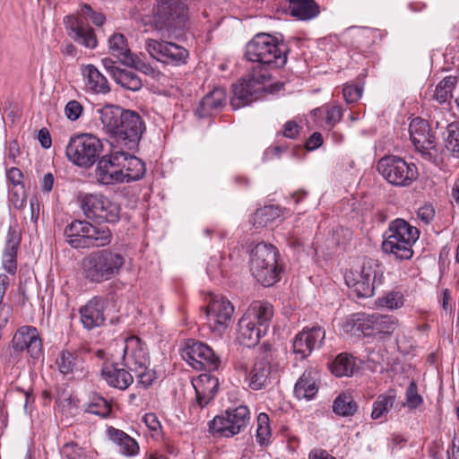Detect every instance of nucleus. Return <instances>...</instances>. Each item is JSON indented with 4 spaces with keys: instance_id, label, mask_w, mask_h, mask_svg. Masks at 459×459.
I'll return each mask as SVG.
<instances>
[{
    "instance_id": "obj_1",
    "label": "nucleus",
    "mask_w": 459,
    "mask_h": 459,
    "mask_svg": "<svg viewBox=\"0 0 459 459\" xmlns=\"http://www.w3.org/2000/svg\"><path fill=\"white\" fill-rule=\"evenodd\" d=\"M96 112L102 131L112 141V144L127 151L137 149L145 131V124L137 112L113 104L97 108Z\"/></svg>"
},
{
    "instance_id": "obj_2",
    "label": "nucleus",
    "mask_w": 459,
    "mask_h": 459,
    "mask_svg": "<svg viewBox=\"0 0 459 459\" xmlns=\"http://www.w3.org/2000/svg\"><path fill=\"white\" fill-rule=\"evenodd\" d=\"M287 46L275 37L260 33L256 34L246 46L245 57L255 63L252 69H257L256 74L262 71L268 72L273 68L282 67L287 62Z\"/></svg>"
},
{
    "instance_id": "obj_3",
    "label": "nucleus",
    "mask_w": 459,
    "mask_h": 459,
    "mask_svg": "<svg viewBox=\"0 0 459 459\" xmlns=\"http://www.w3.org/2000/svg\"><path fill=\"white\" fill-rule=\"evenodd\" d=\"M125 263V256L116 250H95L82 259V275L90 283L100 284L119 275Z\"/></svg>"
},
{
    "instance_id": "obj_4",
    "label": "nucleus",
    "mask_w": 459,
    "mask_h": 459,
    "mask_svg": "<svg viewBox=\"0 0 459 459\" xmlns=\"http://www.w3.org/2000/svg\"><path fill=\"white\" fill-rule=\"evenodd\" d=\"M420 237L419 230L403 219L393 221L382 243V250L397 260H409L413 255L412 247Z\"/></svg>"
},
{
    "instance_id": "obj_5",
    "label": "nucleus",
    "mask_w": 459,
    "mask_h": 459,
    "mask_svg": "<svg viewBox=\"0 0 459 459\" xmlns=\"http://www.w3.org/2000/svg\"><path fill=\"white\" fill-rule=\"evenodd\" d=\"M187 6L181 0H158L153 8V23L168 37H178L186 29Z\"/></svg>"
},
{
    "instance_id": "obj_6",
    "label": "nucleus",
    "mask_w": 459,
    "mask_h": 459,
    "mask_svg": "<svg viewBox=\"0 0 459 459\" xmlns=\"http://www.w3.org/2000/svg\"><path fill=\"white\" fill-rule=\"evenodd\" d=\"M279 253L272 244L258 243L250 252V272L264 286H272L279 281Z\"/></svg>"
},
{
    "instance_id": "obj_7",
    "label": "nucleus",
    "mask_w": 459,
    "mask_h": 459,
    "mask_svg": "<svg viewBox=\"0 0 459 459\" xmlns=\"http://www.w3.org/2000/svg\"><path fill=\"white\" fill-rule=\"evenodd\" d=\"M64 236L73 248H90L108 246L112 239L108 227L97 228L87 221L74 220L68 224Z\"/></svg>"
},
{
    "instance_id": "obj_8",
    "label": "nucleus",
    "mask_w": 459,
    "mask_h": 459,
    "mask_svg": "<svg viewBox=\"0 0 459 459\" xmlns=\"http://www.w3.org/2000/svg\"><path fill=\"white\" fill-rule=\"evenodd\" d=\"M84 216L94 222L116 223L120 218V206L101 193L81 194L78 198Z\"/></svg>"
},
{
    "instance_id": "obj_9",
    "label": "nucleus",
    "mask_w": 459,
    "mask_h": 459,
    "mask_svg": "<svg viewBox=\"0 0 459 459\" xmlns=\"http://www.w3.org/2000/svg\"><path fill=\"white\" fill-rule=\"evenodd\" d=\"M257 69H251L247 76L233 85V96L230 105L238 109L259 100L266 91L265 82L271 78L268 72L262 71L256 74Z\"/></svg>"
},
{
    "instance_id": "obj_10",
    "label": "nucleus",
    "mask_w": 459,
    "mask_h": 459,
    "mask_svg": "<svg viewBox=\"0 0 459 459\" xmlns=\"http://www.w3.org/2000/svg\"><path fill=\"white\" fill-rule=\"evenodd\" d=\"M103 149L100 140L90 134H82L70 138L65 155L74 165L90 168L97 160Z\"/></svg>"
},
{
    "instance_id": "obj_11",
    "label": "nucleus",
    "mask_w": 459,
    "mask_h": 459,
    "mask_svg": "<svg viewBox=\"0 0 459 459\" xmlns=\"http://www.w3.org/2000/svg\"><path fill=\"white\" fill-rule=\"evenodd\" d=\"M384 268L377 260H366L359 273L345 276L347 285L359 298H368L374 294L377 286L382 284Z\"/></svg>"
},
{
    "instance_id": "obj_12",
    "label": "nucleus",
    "mask_w": 459,
    "mask_h": 459,
    "mask_svg": "<svg viewBox=\"0 0 459 459\" xmlns=\"http://www.w3.org/2000/svg\"><path fill=\"white\" fill-rule=\"evenodd\" d=\"M377 170L390 184L408 186L418 178V169L412 162H407L397 156H385L377 163Z\"/></svg>"
},
{
    "instance_id": "obj_13",
    "label": "nucleus",
    "mask_w": 459,
    "mask_h": 459,
    "mask_svg": "<svg viewBox=\"0 0 459 459\" xmlns=\"http://www.w3.org/2000/svg\"><path fill=\"white\" fill-rule=\"evenodd\" d=\"M250 420L247 406L240 405L229 409L224 414L218 415L209 423L210 430L224 437H231L247 428Z\"/></svg>"
},
{
    "instance_id": "obj_14",
    "label": "nucleus",
    "mask_w": 459,
    "mask_h": 459,
    "mask_svg": "<svg viewBox=\"0 0 459 459\" xmlns=\"http://www.w3.org/2000/svg\"><path fill=\"white\" fill-rule=\"evenodd\" d=\"M144 48L151 57L169 65H185L189 57L186 48L171 41L148 39L145 40Z\"/></svg>"
},
{
    "instance_id": "obj_15",
    "label": "nucleus",
    "mask_w": 459,
    "mask_h": 459,
    "mask_svg": "<svg viewBox=\"0 0 459 459\" xmlns=\"http://www.w3.org/2000/svg\"><path fill=\"white\" fill-rule=\"evenodd\" d=\"M181 356L196 370L214 371L221 363L212 348L201 342L189 341L182 350Z\"/></svg>"
},
{
    "instance_id": "obj_16",
    "label": "nucleus",
    "mask_w": 459,
    "mask_h": 459,
    "mask_svg": "<svg viewBox=\"0 0 459 459\" xmlns=\"http://www.w3.org/2000/svg\"><path fill=\"white\" fill-rule=\"evenodd\" d=\"M123 151L113 150L109 154L102 156L97 164L95 177L104 186L117 185L125 182Z\"/></svg>"
},
{
    "instance_id": "obj_17",
    "label": "nucleus",
    "mask_w": 459,
    "mask_h": 459,
    "mask_svg": "<svg viewBox=\"0 0 459 459\" xmlns=\"http://www.w3.org/2000/svg\"><path fill=\"white\" fill-rule=\"evenodd\" d=\"M411 141L415 150L429 161L435 160L437 152L436 150V138L430 133L429 125L420 117L413 118L409 126Z\"/></svg>"
},
{
    "instance_id": "obj_18",
    "label": "nucleus",
    "mask_w": 459,
    "mask_h": 459,
    "mask_svg": "<svg viewBox=\"0 0 459 459\" xmlns=\"http://www.w3.org/2000/svg\"><path fill=\"white\" fill-rule=\"evenodd\" d=\"M119 358L122 365L130 371L145 368L150 360L146 346L137 336L126 338L119 344Z\"/></svg>"
},
{
    "instance_id": "obj_19",
    "label": "nucleus",
    "mask_w": 459,
    "mask_h": 459,
    "mask_svg": "<svg viewBox=\"0 0 459 459\" xmlns=\"http://www.w3.org/2000/svg\"><path fill=\"white\" fill-rule=\"evenodd\" d=\"M234 306L223 296H212L206 307L208 325L212 332L218 335L227 329L234 314Z\"/></svg>"
},
{
    "instance_id": "obj_20",
    "label": "nucleus",
    "mask_w": 459,
    "mask_h": 459,
    "mask_svg": "<svg viewBox=\"0 0 459 459\" xmlns=\"http://www.w3.org/2000/svg\"><path fill=\"white\" fill-rule=\"evenodd\" d=\"M325 338V331L321 326L304 328L294 338L293 351L300 359L308 357L314 350L321 348Z\"/></svg>"
},
{
    "instance_id": "obj_21",
    "label": "nucleus",
    "mask_w": 459,
    "mask_h": 459,
    "mask_svg": "<svg viewBox=\"0 0 459 459\" xmlns=\"http://www.w3.org/2000/svg\"><path fill=\"white\" fill-rule=\"evenodd\" d=\"M64 24L67 35L80 45L94 49L98 46V40L94 30L85 24L81 19L68 15L64 19Z\"/></svg>"
},
{
    "instance_id": "obj_22",
    "label": "nucleus",
    "mask_w": 459,
    "mask_h": 459,
    "mask_svg": "<svg viewBox=\"0 0 459 459\" xmlns=\"http://www.w3.org/2000/svg\"><path fill=\"white\" fill-rule=\"evenodd\" d=\"M12 343L14 351H27L33 359H39L42 354L41 339L33 326L21 327L13 335Z\"/></svg>"
},
{
    "instance_id": "obj_23",
    "label": "nucleus",
    "mask_w": 459,
    "mask_h": 459,
    "mask_svg": "<svg viewBox=\"0 0 459 459\" xmlns=\"http://www.w3.org/2000/svg\"><path fill=\"white\" fill-rule=\"evenodd\" d=\"M131 372L121 361H112L104 363L100 375L110 387L126 390L134 382Z\"/></svg>"
},
{
    "instance_id": "obj_24",
    "label": "nucleus",
    "mask_w": 459,
    "mask_h": 459,
    "mask_svg": "<svg viewBox=\"0 0 459 459\" xmlns=\"http://www.w3.org/2000/svg\"><path fill=\"white\" fill-rule=\"evenodd\" d=\"M192 384L195 391V402L192 409H203L213 400L218 391L219 380L209 374H202Z\"/></svg>"
},
{
    "instance_id": "obj_25",
    "label": "nucleus",
    "mask_w": 459,
    "mask_h": 459,
    "mask_svg": "<svg viewBox=\"0 0 459 459\" xmlns=\"http://www.w3.org/2000/svg\"><path fill=\"white\" fill-rule=\"evenodd\" d=\"M273 317V307L267 301H253L244 315L241 316L246 321H250L264 332H268Z\"/></svg>"
},
{
    "instance_id": "obj_26",
    "label": "nucleus",
    "mask_w": 459,
    "mask_h": 459,
    "mask_svg": "<svg viewBox=\"0 0 459 459\" xmlns=\"http://www.w3.org/2000/svg\"><path fill=\"white\" fill-rule=\"evenodd\" d=\"M105 300L100 297H93L80 308L81 322L86 329L100 326L104 321Z\"/></svg>"
},
{
    "instance_id": "obj_27",
    "label": "nucleus",
    "mask_w": 459,
    "mask_h": 459,
    "mask_svg": "<svg viewBox=\"0 0 459 459\" xmlns=\"http://www.w3.org/2000/svg\"><path fill=\"white\" fill-rule=\"evenodd\" d=\"M271 372V363L265 358L256 359L246 377L247 385L254 391L265 388L270 384Z\"/></svg>"
},
{
    "instance_id": "obj_28",
    "label": "nucleus",
    "mask_w": 459,
    "mask_h": 459,
    "mask_svg": "<svg viewBox=\"0 0 459 459\" xmlns=\"http://www.w3.org/2000/svg\"><path fill=\"white\" fill-rule=\"evenodd\" d=\"M107 434L109 440L117 446L119 454L126 457H134L139 455L140 446L138 442L125 431L108 427Z\"/></svg>"
},
{
    "instance_id": "obj_29",
    "label": "nucleus",
    "mask_w": 459,
    "mask_h": 459,
    "mask_svg": "<svg viewBox=\"0 0 459 459\" xmlns=\"http://www.w3.org/2000/svg\"><path fill=\"white\" fill-rule=\"evenodd\" d=\"M318 371L316 368L306 369L294 386V394L298 399L311 400L318 392Z\"/></svg>"
},
{
    "instance_id": "obj_30",
    "label": "nucleus",
    "mask_w": 459,
    "mask_h": 459,
    "mask_svg": "<svg viewBox=\"0 0 459 459\" xmlns=\"http://www.w3.org/2000/svg\"><path fill=\"white\" fill-rule=\"evenodd\" d=\"M226 91L223 88H215L206 94L196 109L199 117H206L219 112L226 101Z\"/></svg>"
},
{
    "instance_id": "obj_31",
    "label": "nucleus",
    "mask_w": 459,
    "mask_h": 459,
    "mask_svg": "<svg viewBox=\"0 0 459 459\" xmlns=\"http://www.w3.org/2000/svg\"><path fill=\"white\" fill-rule=\"evenodd\" d=\"M82 74L87 91L97 94H106L109 92L110 87L108 80L96 66L87 65L82 67Z\"/></svg>"
},
{
    "instance_id": "obj_32",
    "label": "nucleus",
    "mask_w": 459,
    "mask_h": 459,
    "mask_svg": "<svg viewBox=\"0 0 459 459\" xmlns=\"http://www.w3.org/2000/svg\"><path fill=\"white\" fill-rule=\"evenodd\" d=\"M265 334L266 332L259 328L258 325L250 324V321H246L242 318L238 320L237 340L241 345L254 347Z\"/></svg>"
},
{
    "instance_id": "obj_33",
    "label": "nucleus",
    "mask_w": 459,
    "mask_h": 459,
    "mask_svg": "<svg viewBox=\"0 0 459 459\" xmlns=\"http://www.w3.org/2000/svg\"><path fill=\"white\" fill-rule=\"evenodd\" d=\"M289 13L299 21H308L316 18L319 13V5L314 0H287Z\"/></svg>"
},
{
    "instance_id": "obj_34",
    "label": "nucleus",
    "mask_w": 459,
    "mask_h": 459,
    "mask_svg": "<svg viewBox=\"0 0 459 459\" xmlns=\"http://www.w3.org/2000/svg\"><path fill=\"white\" fill-rule=\"evenodd\" d=\"M108 53L116 57L119 63L125 64L132 63V56L127 39L122 33H114L108 38Z\"/></svg>"
},
{
    "instance_id": "obj_35",
    "label": "nucleus",
    "mask_w": 459,
    "mask_h": 459,
    "mask_svg": "<svg viewBox=\"0 0 459 459\" xmlns=\"http://www.w3.org/2000/svg\"><path fill=\"white\" fill-rule=\"evenodd\" d=\"M282 211L279 206L267 205L256 210L252 222L255 228H273L281 221Z\"/></svg>"
},
{
    "instance_id": "obj_36",
    "label": "nucleus",
    "mask_w": 459,
    "mask_h": 459,
    "mask_svg": "<svg viewBox=\"0 0 459 459\" xmlns=\"http://www.w3.org/2000/svg\"><path fill=\"white\" fill-rule=\"evenodd\" d=\"M369 325H371L369 315L356 313L347 316L343 320L342 329L343 333H351V335H371Z\"/></svg>"
},
{
    "instance_id": "obj_37",
    "label": "nucleus",
    "mask_w": 459,
    "mask_h": 459,
    "mask_svg": "<svg viewBox=\"0 0 459 459\" xmlns=\"http://www.w3.org/2000/svg\"><path fill=\"white\" fill-rule=\"evenodd\" d=\"M121 151H123V159H125V161H121V164H124L125 182L141 179L145 174L144 163L136 156L129 154L127 150L122 148Z\"/></svg>"
},
{
    "instance_id": "obj_38",
    "label": "nucleus",
    "mask_w": 459,
    "mask_h": 459,
    "mask_svg": "<svg viewBox=\"0 0 459 459\" xmlns=\"http://www.w3.org/2000/svg\"><path fill=\"white\" fill-rule=\"evenodd\" d=\"M330 368L336 377H349L358 368V365L352 355L343 352L335 358L331 363Z\"/></svg>"
},
{
    "instance_id": "obj_39",
    "label": "nucleus",
    "mask_w": 459,
    "mask_h": 459,
    "mask_svg": "<svg viewBox=\"0 0 459 459\" xmlns=\"http://www.w3.org/2000/svg\"><path fill=\"white\" fill-rule=\"evenodd\" d=\"M56 364L60 373L69 375L82 368V360L76 352L62 351L56 358Z\"/></svg>"
},
{
    "instance_id": "obj_40",
    "label": "nucleus",
    "mask_w": 459,
    "mask_h": 459,
    "mask_svg": "<svg viewBox=\"0 0 459 459\" xmlns=\"http://www.w3.org/2000/svg\"><path fill=\"white\" fill-rule=\"evenodd\" d=\"M369 331L371 334L379 333L391 334L397 326V319L394 316H383L378 314L369 315Z\"/></svg>"
},
{
    "instance_id": "obj_41",
    "label": "nucleus",
    "mask_w": 459,
    "mask_h": 459,
    "mask_svg": "<svg viewBox=\"0 0 459 459\" xmlns=\"http://www.w3.org/2000/svg\"><path fill=\"white\" fill-rule=\"evenodd\" d=\"M113 80L125 90L132 91H137L143 87V82L139 75L135 72L125 68L116 71Z\"/></svg>"
},
{
    "instance_id": "obj_42",
    "label": "nucleus",
    "mask_w": 459,
    "mask_h": 459,
    "mask_svg": "<svg viewBox=\"0 0 459 459\" xmlns=\"http://www.w3.org/2000/svg\"><path fill=\"white\" fill-rule=\"evenodd\" d=\"M456 84V78L446 76L436 86L432 100L438 104L450 106V100L453 97L452 91Z\"/></svg>"
},
{
    "instance_id": "obj_43",
    "label": "nucleus",
    "mask_w": 459,
    "mask_h": 459,
    "mask_svg": "<svg viewBox=\"0 0 459 459\" xmlns=\"http://www.w3.org/2000/svg\"><path fill=\"white\" fill-rule=\"evenodd\" d=\"M395 395L391 392L378 395L372 405L371 418L380 420L385 417L393 407Z\"/></svg>"
},
{
    "instance_id": "obj_44",
    "label": "nucleus",
    "mask_w": 459,
    "mask_h": 459,
    "mask_svg": "<svg viewBox=\"0 0 459 459\" xmlns=\"http://www.w3.org/2000/svg\"><path fill=\"white\" fill-rule=\"evenodd\" d=\"M358 406L351 396L342 394H339L333 403V411L335 414L342 417L353 415L357 411Z\"/></svg>"
},
{
    "instance_id": "obj_45",
    "label": "nucleus",
    "mask_w": 459,
    "mask_h": 459,
    "mask_svg": "<svg viewBox=\"0 0 459 459\" xmlns=\"http://www.w3.org/2000/svg\"><path fill=\"white\" fill-rule=\"evenodd\" d=\"M86 411L100 418H107L110 415L112 407L111 403L104 397L93 394L90 399Z\"/></svg>"
},
{
    "instance_id": "obj_46",
    "label": "nucleus",
    "mask_w": 459,
    "mask_h": 459,
    "mask_svg": "<svg viewBox=\"0 0 459 459\" xmlns=\"http://www.w3.org/2000/svg\"><path fill=\"white\" fill-rule=\"evenodd\" d=\"M445 146L455 157L459 158V123L451 122L446 125Z\"/></svg>"
},
{
    "instance_id": "obj_47",
    "label": "nucleus",
    "mask_w": 459,
    "mask_h": 459,
    "mask_svg": "<svg viewBox=\"0 0 459 459\" xmlns=\"http://www.w3.org/2000/svg\"><path fill=\"white\" fill-rule=\"evenodd\" d=\"M256 423V441L260 446L267 445L272 437L269 416L265 412L259 413Z\"/></svg>"
},
{
    "instance_id": "obj_48",
    "label": "nucleus",
    "mask_w": 459,
    "mask_h": 459,
    "mask_svg": "<svg viewBox=\"0 0 459 459\" xmlns=\"http://www.w3.org/2000/svg\"><path fill=\"white\" fill-rule=\"evenodd\" d=\"M377 306L390 310L398 309L404 304V297L400 291H391L377 299Z\"/></svg>"
},
{
    "instance_id": "obj_49",
    "label": "nucleus",
    "mask_w": 459,
    "mask_h": 459,
    "mask_svg": "<svg viewBox=\"0 0 459 459\" xmlns=\"http://www.w3.org/2000/svg\"><path fill=\"white\" fill-rule=\"evenodd\" d=\"M423 403L422 397L418 394V387L414 381L411 382L406 390V405L411 409H417Z\"/></svg>"
},
{
    "instance_id": "obj_50",
    "label": "nucleus",
    "mask_w": 459,
    "mask_h": 459,
    "mask_svg": "<svg viewBox=\"0 0 459 459\" xmlns=\"http://www.w3.org/2000/svg\"><path fill=\"white\" fill-rule=\"evenodd\" d=\"M21 242V238L17 231L12 227L9 228L6 237L4 254L13 255L17 256L18 247Z\"/></svg>"
},
{
    "instance_id": "obj_51",
    "label": "nucleus",
    "mask_w": 459,
    "mask_h": 459,
    "mask_svg": "<svg viewBox=\"0 0 459 459\" xmlns=\"http://www.w3.org/2000/svg\"><path fill=\"white\" fill-rule=\"evenodd\" d=\"M136 377L137 383L143 387L147 388L152 385L156 378V374L152 369L149 368V366H145V368H140L139 370L133 371Z\"/></svg>"
},
{
    "instance_id": "obj_52",
    "label": "nucleus",
    "mask_w": 459,
    "mask_h": 459,
    "mask_svg": "<svg viewBox=\"0 0 459 459\" xmlns=\"http://www.w3.org/2000/svg\"><path fill=\"white\" fill-rule=\"evenodd\" d=\"M363 92L362 86L359 84H346L343 87V98L347 103H353L359 100Z\"/></svg>"
},
{
    "instance_id": "obj_53",
    "label": "nucleus",
    "mask_w": 459,
    "mask_h": 459,
    "mask_svg": "<svg viewBox=\"0 0 459 459\" xmlns=\"http://www.w3.org/2000/svg\"><path fill=\"white\" fill-rule=\"evenodd\" d=\"M81 13L88 17L96 26H102L106 22L105 15L102 13L94 11L88 4H84L81 6Z\"/></svg>"
},
{
    "instance_id": "obj_54",
    "label": "nucleus",
    "mask_w": 459,
    "mask_h": 459,
    "mask_svg": "<svg viewBox=\"0 0 459 459\" xmlns=\"http://www.w3.org/2000/svg\"><path fill=\"white\" fill-rule=\"evenodd\" d=\"M342 117V110L338 106L325 108V122L328 126H334Z\"/></svg>"
},
{
    "instance_id": "obj_55",
    "label": "nucleus",
    "mask_w": 459,
    "mask_h": 459,
    "mask_svg": "<svg viewBox=\"0 0 459 459\" xmlns=\"http://www.w3.org/2000/svg\"><path fill=\"white\" fill-rule=\"evenodd\" d=\"M448 107H444L442 108H435L430 115V119L432 123H435L437 128H446V125L450 124L448 119L445 117V113L449 115Z\"/></svg>"
},
{
    "instance_id": "obj_56",
    "label": "nucleus",
    "mask_w": 459,
    "mask_h": 459,
    "mask_svg": "<svg viewBox=\"0 0 459 459\" xmlns=\"http://www.w3.org/2000/svg\"><path fill=\"white\" fill-rule=\"evenodd\" d=\"M10 201L16 209H22L25 205V190L24 186L17 188H10L9 190Z\"/></svg>"
},
{
    "instance_id": "obj_57",
    "label": "nucleus",
    "mask_w": 459,
    "mask_h": 459,
    "mask_svg": "<svg viewBox=\"0 0 459 459\" xmlns=\"http://www.w3.org/2000/svg\"><path fill=\"white\" fill-rule=\"evenodd\" d=\"M132 61V63L125 64V65L134 67L146 75H152L154 74V69L152 65L143 61L135 54H133Z\"/></svg>"
},
{
    "instance_id": "obj_58",
    "label": "nucleus",
    "mask_w": 459,
    "mask_h": 459,
    "mask_svg": "<svg viewBox=\"0 0 459 459\" xmlns=\"http://www.w3.org/2000/svg\"><path fill=\"white\" fill-rule=\"evenodd\" d=\"M82 112V107L77 100L69 101L65 108V113L71 121L77 120Z\"/></svg>"
},
{
    "instance_id": "obj_59",
    "label": "nucleus",
    "mask_w": 459,
    "mask_h": 459,
    "mask_svg": "<svg viewBox=\"0 0 459 459\" xmlns=\"http://www.w3.org/2000/svg\"><path fill=\"white\" fill-rule=\"evenodd\" d=\"M62 455L67 459H81L83 452L77 444L68 443L63 446Z\"/></svg>"
},
{
    "instance_id": "obj_60",
    "label": "nucleus",
    "mask_w": 459,
    "mask_h": 459,
    "mask_svg": "<svg viewBox=\"0 0 459 459\" xmlns=\"http://www.w3.org/2000/svg\"><path fill=\"white\" fill-rule=\"evenodd\" d=\"M206 272L210 278L213 280L222 276L223 272L221 268V257H212L207 264Z\"/></svg>"
},
{
    "instance_id": "obj_61",
    "label": "nucleus",
    "mask_w": 459,
    "mask_h": 459,
    "mask_svg": "<svg viewBox=\"0 0 459 459\" xmlns=\"http://www.w3.org/2000/svg\"><path fill=\"white\" fill-rule=\"evenodd\" d=\"M417 217L425 224L430 223L435 217V209L431 204H425L417 211Z\"/></svg>"
},
{
    "instance_id": "obj_62",
    "label": "nucleus",
    "mask_w": 459,
    "mask_h": 459,
    "mask_svg": "<svg viewBox=\"0 0 459 459\" xmlns=\"http://www.w3.org/2000/svg\"><path fill=\"white\" fill-rule=\"evenodd\" d=\"M7 179L12 183V188H17L19 186H23V174L18 168H11L7 170L6 173Z\"/></svg>"
},
{
    "instance_id": "obj_63",
    "label": "nucleus",
    "mask_w": 459,
    "mask_h": 459,
    "mask_svg": "<svg viewBox=\"0 0 459 459\" xmlns=\"http://www.w3.org/2000/svg\"><path fill=\"white\" fill-rule=\"evenodd\" d=\"M3 266L6 272L15 274L17 269V256L8 254H3Z\"/></svg>"
},
{
    "instance_id": "obj_64",
    "label": "nucleus",
    "mask_w": 459,
    "mask_h": 459,
    "mask_svg": "<svg viewBox=\"0 0 459 459\" xmlns=\"http://www.w3.org/2000/svg\"><path fill=\"white\" fill-rule=\"evenodd\" d=\"M324 143L323 136L320 133H313L306 142V148L308 151H314L319 148Z\"/></svg>"
}]
</instances>
